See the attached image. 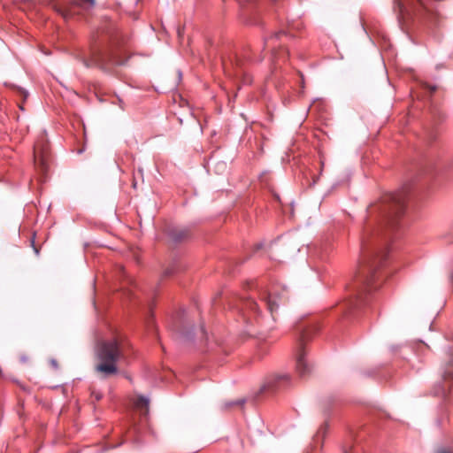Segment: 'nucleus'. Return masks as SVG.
Here are the masks:
<instances>
[{
	"mask_svg": "<svg viewBox=\"0 0 453 453\" xmlns=\"http://www.w3.org/2000/svg\"><path fill=\"white\" fill-rule=\"evenodd\" d=\"M435 453H453V449L450 448H441L438 449Z\"/></svg>",
	"mask_w": 453,
	"mask_h": 453,
	"instance_id": "f3484780",
	"label": "nucleus"
},
{
	"mask_svg": "<svg viewBox=\"0 0 453 453\" xmlns=\"http://www.w3.org/2000/svg\"><path fill=\"white\" fill-rule=\"evenodd\" d=\"M95 396H96V399L97 401H99L102 398V395L101 394H96Z\"/></svg>",
	"mask_w": 453,
	"mask_h": 453,
	"instance_id": "412c9836",
	"label": "nucleus"
},
{
	"mask_svg": "<svg viewBox=\"0 0 453 453\" xmlns=\"http://www.w3.org/2000/svg\"><path fill=\"white\" fill-rule=\"evenodd\" d=\"M149 399L145 396L140 395L136 401V407L147 409L149 406Z\"/></svg>",
	"mask_w": 453,
	"mask_h": 453,
	"instance_id": "ddd939ff",
	"label": "nucleus"
},
{
	"mask_svg": "<svg viewBox=\"0 0 453 453\" xmlns=\"http://www.w3.org/2000/svg\"><path fill=\"white\" fill-rule=\"evenodd\" d=\"M345 453H349V452L345 451Z\"/></svg>",
	"mask_w": 453,
	"mask_h": 453,
	"instance_id": "393cba45",
	"label": "nucleus"
},
{
	"mask_svg": "<svg viewBox=\"0 0 453 453\" xmlns=\"http://www.w3.org/2000/svg\"><path fill=\"white\" fill-rule=\"evenodd\" d=\"M131 350V343L124 337H113L99 342L95 350V371L103 378L118 374V363L127 361Z\"/></svg>",
	"mask_w": 453,
	"mask_h": 453,
	"instance_id": "f03ea898",
	"label": "nucleus"
},
{
	"mask_svg": "<svg viewBox=\"0 0 453 453\" xmlns=\"http://www.w3.org/2000/svg\"><path fill=\"white\" fill-rule=\"evenodd\" d=\"M245 403V399L244 398H242V399H239L235 402H229V403H226L225 404V408L226 409H228L234 405H241L242 406L243 404Z\"/></svg>",
	"mask_w": 453,
	"mask_h": 453,
	"instance_id": "4468645a",
	"label": "nucleus"
},
{
	"mask_svg": "<svg viewBox=\"0 0 453 453\" xmlns=\"http://www.w3.org/2000/svg\"><path fill=\"white\" fill-rule=\"evenodd\" d=\"M34 249H35V253L38 254V252H39L38 250L35 246H34Z\"/></svg>",
	"mask_w": 453,
	"mask_h": 453,
	"instance_id": "b1692460",
	"label": "nucleus"
},
{
	"mask_svg": "<svg viewBox=\"0 0 453 453\" xmlns=\"http://www.w3.org/2000/svg\"><path fill=\"white\" fill-rule=\"evenodd\" d=\"M51 365H52L55 368H57V367H58V364H57V361H56V360H52V361H51Z\"/></svg>",
	"mask_w": 453,
	"mask_h": 453,
	"instance_id": "aec40b11",
	"label": "nucleus"
},
{
	"mask_svg": "<svg viewBox=\"0 0 453 453\" xmlns=\"http://www.w3.org/2000/svg\"><path fill=\"white\" fill-rule=\"evenodd\" d=\"M175 273V268L174 267H171V268H167L165 271V276H169V275H172Z\"/></svg>",
	"mask_w": 453,
	"mask_h": 453,
	"instance_id": "a211bd4d",
	"label": "nucleus"
},
{
	"mask_svg": "<svg viewBox=\"0 0 453 453\" xmlns=\"http://www.w3.org/2000/svg\"><path fill=\"white\" fill-rule=\"evenodd\" d=\"M181 337L185 341H192L194 338V335H193L192 331H186V332L181 333Z\"/></svg>",
	"mask_w": 453,
	"mask_h": 453,
	"instance_id": "2eb2a0df",
	"label": "nucleus"
},
{
	"mask_svg": "<svg viewBox=\"0 0 453 453\" xmlns=\"http://www.w3.org/2000/svg\"><path fill=\"white\" fill-rule=\"evenodd\" d=\"M430 88L432 91H434L436 89V88L434 86L431 87Z\"/></svg>",
	"mask_w": 453,
	"mask_h": 453,
	"instance_id": "4be33fe9",
	"label": "nucleus"
},
{
	"mask_svg": "<svg viewBox=\"0 0 453 453\" xmlns=\"http://www.w3.org/2000/svg\"><path fill=\"white\" fill-rule=\"evenodd\" d=\"M198 334H199L198 338L200 340H204V341L206 340V338H207L206 332H205V329H204V327L203 326H200Z\"/></svg>",
	"mask_w": 453,
	"mask_h": 453,
	"instance_id": "dca6fc26",
	"label": "nucleus"
},
{
	"mask_svg": "<svg viewBox=\"0 0 453 453\" xmlns=\"http://www.w3.org/2000/svg\"><path fill=\"white\" fill-rule=\"evenodd\" d=\"M409 188L385 195L381 201L370 208V213L380 214V223L377 226H365L362 240V259L355 279V294L346 303V313L354 314L368 303L369 296L376 289L373 282L377 279L378 270L384 265L388 257V235L382 232L384 228L394 229L399 219L403 215Z\"/></svg>",
	"mask_w": 453,
	"mask_h": 453,
	"instance_id": "f257e3e1",
	"label": "nucleus"
},
{
	"mask_svg": "<svg viewBox=\"0 0 453 453\" xmlns=\"http://www.w3.org/2000/svg\"><path fill=\"white\" fill-rule=\"evenodd\" d=\"M34 158L35 165L40 166L42 171H46L48 167V145L43 144L40 148L39 142H36L34 147Z\"/></svg>",
	"mask_w": 453,
	"mask_h": 453,
	"instance_id": "0eeeda50",
	"label": "nucleus"
},
{
	"mask_svg": "<svg viewBox=\"0 0 453 453\" xmlns=\"http://www.w3.org/2000/svg\"><path fill=\"white\" fill-rule=\"evenodd\" d=\"M73 4L79 7L84 8V9H89L95 6L96 1L95 0H75Z\"/></svg>",
	"mask_w": 453,
	"mask_h": 453,
	"instance_id": "f8f14e48",
	"label": "nucleus"
},
{
	"mask_svg": "<svg viewBox=\"0 0 453 453\" xmlns=\"http://www.w3.org/2000/svg\"><path fill=\"white\" fill-rule=\"evenodd\" d=\"M188 233L186 229H173L170 232V237L174 242H180L188 236Z\"/></svg>",
	"mask_w": 453,
	"mask_h": 453,
	"instance_id": "9b49d317",
	"label": "nucleus"
},
{
	"mask_svg": "<svg viewBox=\"0 0 453 453\" xmlns=\"http://www.w3.org/2000/svg\"><path fill=\"white\" fill-rule=\"evenodd\" d=\"M238 309L243 320L246 323H252L255 320L260 323V311L257 303L251 298H242Z\"/></svg>",
	"mask_w": 453,
	"mask_h": 453,
	"instance_id": "39448f33",
	"label": "nucleus"
},
{
	"mask_svg": "<svg viewBox=\"0 0 453 453\" xmlns=\"http://www.w3.org/2000/svg\"><path fill=\"white\" fill-rule=\"evenodd\" d=\"M289 380H290V376L288 374L276 375L268 380L265 387L268 389H273V390L278 389V388L287 386L289 383Z\"/></svg>",
	"mask_w": 453,
	"mask_h": 453,
	"instance_id": "1a4fd4ad",
	"label": "nucleus"
},
{
	"mask_svg": "<svg viewBox=\"0 0 453 453\" xmlns=\"http://www.w3.org/2000/svg\"><path fill=\"white\" fill-rule=\"evenodd\" d=\"M127 59L122 58V52L119 50H105L95 48L91 51L89 58H83L82 63L86 67H98L108 72L114 65H125Z\"/></svg>",
	"mask_w": 453,
	"mask_h": 453,
	"instance_id": "7ed1b4c3",
	"label": "nucleus"
},
{
	"mask_svg": "<svg viewBox=\"0 0 453 453\" xmlns=\"http://www.w3.org/2000/svg\"><path fill=\"white\" fill-rule=\"evenodd\" d=\"M27 360H28V358L26 356H22L20 357V361L23 362V363H26Z\"/></svg>",
	"mask_w": 453,
	"mask_h": 453,
	"instance_id": "6ab92c4d",
	"label": "nucleus"
},
{
	"mask_svg": "<svg viewBox=\"0 0 453 453\" xmlns=\"http://www.w3.org/2000/svg\"><path fill=\"white\" fill-rule=\"evenodd\" d=\"M178 35H179V36H181L180 29L178 30Z\"/></svg>",
	"mask_w": 453,
	"mask_h": 453,
	"instance_id": "5701e85b",
	"label": "nucleus"
},
{
	"mask_svg": "<svg viewBox=\"0 0 453 453\" xmlns=\"http://www.w3.org/2000/svg\"><path fill=\"white\" fill-rule=\"evenodd\" d=\"M262 301L265 303L273 319L275 320V315L280 308V296L272 293L264 294L262 296Z\"/></svg>",
	"mask_w": 453,
	"mask_h": 453,
	"instance_id": "6e6552de",
	"label": "nucleus"
},
{
	"mask_svg": "<svg viewBox=\"0 0 453 453\" xmlns=\"http://www.w3.org/2000/svg\"><path fill=\"white\" fill-rule=\"evenodd\" d=\"M445 386L441 387L439 391L435 392V395L447 396L446 386L450 388L453 387V367L449 366V369L444 372L443 375Z\"/></svg>",
	"mask_w": 453,
	"mask_h": 453,
	"instance_id": "9d476101",
	"label": "nucleus"
},
{
	"mask_svg": "<svg viewBox=\"0 0 453 453\" xmlns=\"http://www.w3.org/2000/svg\"><path fill=\"white\" fill-rule=\"evenodd\" d=\"M309 338L308 330H303L301 332L300 339H299V346L296 353V372L300 376H304L311 371V366L306 360V353L303 347V342Z\"/></svg>",
	"mask_w": 453,
	"mask_h": 453,
	"instance_id": "423d86ee",
	"label": "nucleus"
},
{
	"mask_svg": "<svg viewBox=\"0 0 453 453\" xmlns=\"http://www.w3.org/2000/svg\"><path fill=\"white\" fill-rule=\"evenodd\" d=\"M290 39V35L283 31H280L265 38L264 41V50H269L273 60H285L288 56V50L286 49V43Z\"/></svg>",
	"mask_w": 453,
	"mask_h": 453,
	"instance_id": "20e7f679",
	"label": "nucleus"
}]
</instances>
